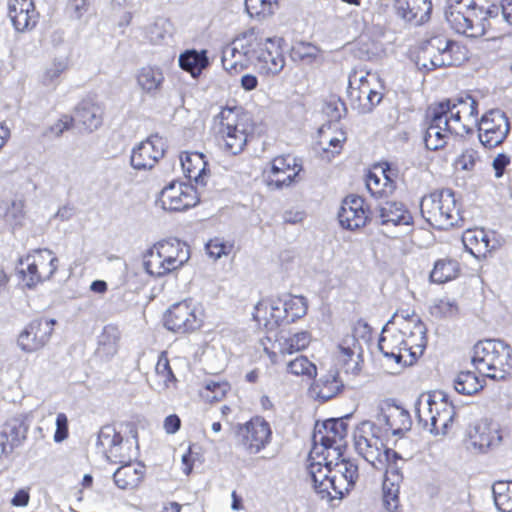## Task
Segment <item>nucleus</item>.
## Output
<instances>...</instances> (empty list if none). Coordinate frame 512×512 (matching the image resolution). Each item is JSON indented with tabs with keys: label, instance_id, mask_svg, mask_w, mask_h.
<instances>
[{
	"label": "nucleus",
	"instance_id": "1",
	"mask_svg": "<svg viewBox=\"0 0 512 512\" xmlns=\"http://www.w3.org/2000/svg\"><path fill=\"white\" fill-rule=\"evenodd\" d=\"M308 469L316 493L327 501L342 499L359 479L358 465L335 451L325 455L323 462H311Z\"/></svg>",
	"mask_w": 512,
	"mask_h": 512
},
{
	"label": "nucleus",
	"instance_id": "2",
	"mask_svg": "<svg viewBox=\"0 0 512 512\" xmlns=\"http://www.w3.org/2000/svg\"><path fill=\"white\" fill-rule=\"evenodd\" d=\"M357 452L376 470L384 471L382 484V500L388 512H397L400 507L401 474L397 470V462L401 459L393 449L387 448L376 437L358 436L355 439Z\"/></svg>",
	"mask_w": 512,
	"mask_h": 512
},
{
	"label": "nucleus",
	"instance_id": "3",
	"mask_svg": "<svg viewBox=\"0 0 512 512\" xmlns=\"http://www.w3.org/2000/svg\"><path fill=\"white\" fill-rule=\"evenodd\" d=\"M283 44L282 37L264 38L256 27H251L234 38V50L251 59L256 71L264 76H276L285 67Z\"/></svg>",
	"mask_w": 512,
	"mask_h": 512
},
{
	"label": "nucleus",
	"instance_id": "4",
	"mask_svg": "<svg viewBox=\"0 0 512 512\" xmlns=\"http://www.w3.org/2000/svg\"><path fill=\"white\" fill-rule=\"evenodd\" d=\"M218 140L221 150L230 155L241 154L255 138L256 123L241 107H224L219 115Z\"/></svg>",
	"mask_w": 512,
	"mask_h": 512
},
{
	"label": "nucleus",
	"instance_id": "5",
	"mask_svg": "<svg viewBox=\"0 0 512 512\" xmlns=\"http://www.w3.org/2000/svg\"><path fill=\"white\" fill-rule=\"evenodd\" d=\"M189 259V245L175 238L154 243L142 256L144 270L156 278L180 269Z\"/></svg>",
	"mask_w": 512,
	"mask_h": 512
},
{
	"label": "nucleus",
	"instance_id": "6",
	"mask_svg": "<svg viewBox=\"0 0 512 512\" xmlns=\"http://www.w3.org/2000/svg\"><path fill=\"white\" fill-rule=\"evenodd\" d=\"M478 101L471 95L447 99L432 107L437 122L444 123L450 134L463 136L478 122Z\"/></svg>",
	"mask_w": 512,
	"mask_h": 512
},
{
	"label": "nucleus",
	"instance_id": "7",
	"mask_svg": "<svg viewBox=\"0 0 512 512\" xmlns=\"http://www.w3.org/2000/svg\"><path fill=\"white\" fill-rule=\"evenodd\" d=\"M472 363L486 377L503 380L512 374V347L501 340L479 341L473 348Z\"/></svg>",
	"mask_w": 512,
	"mask_h": 512
},
{
	"label": "nucleus",
	"instance_id": "8",
	"mask_svg": "<svg viewBox=\"0 0 512 512\" xmlns=\"http://www.w3.org/2000/svg\"><path fill=\"white\" fill-rule=\"evenodd\" d=\"M420 211L425 221L437 230H449L463 223L460 205L450 189L434 191L424 196Z\"/></svg>",
	"mask_w": 512,
	"mask_h": 512
},
{
	"label": "nucleus",
	"instance_id": "9",
	"mask_svg": "<svg viewBox=\"0 0 512 512\" xmlns=\"http://www.w3.org/2000/svg\"><path fill=\"white\" fill-rule=\"evenodd\" d=\"M416 415L420 423L435 435L450 432L456 418V409L448 395L439 390L428 393L426 403L419 402Z\"/></svg>",
	"mask_w": 512,
	"mask_h": 512
},
{
	"label": "nucleus",
	"instance_id": "10",
	"mask_svg": "<svg viewBox=\"0 0 512 512\" xmlns=\"http://www.w3.org/2000/svg\"><path fill=\"white\" fill-rule=\"evenodd\" d=\"M123 424L120 425L122 428ZM131 437H125L122 430L114 424L102 426L97 436V447L101 450L105 459L112 464L131 461L135 457L138 432L135 424L126 423Z\"/></svg>",
	"mask_w": 512,
	"mask_h": 512
},
{
	"label": "nucleus",
	"instance_id": "11",
	"mask_svg": "<svg viewBox=\"0 0 512 512\" xmlns=\"http://www.w3.org/2000/svg\"><path fill=\"white\" fill-rule=\"evenodd\" d=\"M59 267L57 255L50 249H32L19 259L18 275L20 281L33 289L49 281Z\"/></svg>",
	"mask_w": 512,
	"mask_h": 512
},
{
	"label": "nucleus",
	"instance_id": "12",
	"mask_svg": "<svg viewBox=\"0 0 512 512\" xmlns=\"http://www.w3.org/2000/svg\"><path fill=\"white\" fill-rule=\"evenodd\" d=\"M235 437L238 445L246 453L255 455L264 450L271 442L272 428L264 417L255 415L246 422L237 424Z\"/></svg>",
	"mask_w": 512,
	"mask_h": 512
},
{
	"label": "nucleus",
	"instance_id": "13",
	"mask_svg": "<svg viewBox=\"0 0 512 512\" xmlns=\"http://www.w3.org/2000/svg\"><path fill=\"white\" fill-rule=\"evenodd\" d=\"M164 327L178 335L195 332L203 325V312L191 301L173 304L163 316Z\"/></svg>",
	"mask_w": 512,
	"mask_h": 512
},
{
	"label": "nucleus",
	"instance_id": "14",
	"mask_svg": "<svg viewBox=\"0 0 512 512\" xmlns=\"http://www.w3.org/2000/svg\"><path fill=\"white\" fill-rule=\"evenodd\" d=\"M303 170L299 159L291 154L272 158L264 167L262 176L269 188L283 189L293 185Z\"/></svg>",
	"mask_w": 512,
	"mask_h": 512
},
{
	"label": "nucleus",
	"instance_id": "15",
	"mask_svg": "<svg viewBox=\"0 0 512 512\" xmlns=\"http://www.w3.org/2000/svg\"><path fill=\"white\" fill-rule=\"evenodd\" d=\"M348 425L343 419H328L321 425L317 424L313 434L315 444L321 446V451L317 452L325 459V455H331L332 451L337 454H345L347 449Z\"/></svg>",
	"mask_w": 512,
	"mask_h": 512
},
{
	"label": "nucleus",
	"instance_id": "16",
	"mask_svg": "<svg viewBox=\"0 0 512 512\" xmlns=\"http://www.w3.org/2000/svg\"><path fill=\"white\" fill-rule=\"evenodd\" d=\"M490 18L488 11L467 7L464 11H451L448 21L456 32L470 38H479L489 33Z\"/></svg>",
	"mask_w": 512,
	"mask_h": 512
},
{
	"label": "nucleus",
	"instance_id": "17",
	"mask_svg": "<svg viewBox=\"0 0 512 512\" xmlns=\"http://www.w3.org/2000/svg\"><path fill=\"white\" fill-rule=\"evenodd\" d=\"M480 143L488 149L501 145L510 131V122L504 112L491 109L485 112L477 122Z\"/></svg>",
	"mask_w": 512,
	"mask_h": 512
},
{
	"label": "nucleus",
	"instance_id": "18",
	"mask_svg": "<svg viewBox=\"0 0 512 512\" xmlns=\"http://www.w3.org/2000/svg\"><path fill=\"white\" fill-rule=\"evenodd\" d=\"M56 320L47 316L33 318L20 332L18 345L25 352H35L44 348L50 341Z\"/></svg>",
	"mask_w": 512,
	"mask_h": 512
},
{
	"label": "nucleus",
	"instance_id": "19",
	"mask_svg": "<svg viewBox=\"0 0 512 512\" xmlns=\"http://www.w3.org/2000/svg\"><path fill=\"white\" fill-rule=\"evenodd\" d=\"M399 180V169L388 162L374 164L365 177L366 187L376 198L392 195Z\"/></svg>",
	"mask_w": 512,
	"mask_h": 512
},
{
	"label": "nucleus",
	"instance_id": "20",
	"mask_svg": "<svg viewBox=\"0 0 512 512\" xmlns=\"http://www.w3.org/2000/svg\"><path fill=\"white\" fill-rule=\"evenodd\" d=\"M160 202L165 210L182 212L195 207L200 197L193 185L173 181L161 191Z\"/></svg>",
	"mask_w": 512,
	"mask_h": 512
},
{
	"label": "nucleus",
	"instance_id": "21",
	"mask_svg": "<svg viewBox=\"0 0 512 512\" xmlns=\"http://www.w3.org/2000/svg\"><path fill=\"white\" fill-rule=\"evenodd\" d=\"M281 302L271 297L261 298L254 307L252 319L258 329L265 332L277 330L285 321Z\"/></svg>",
	"mask_w": 512,
	"mask_h": 512
},
{
	"label": "nucleus",
	"instance_id": "22",
	"mask_svg": "<svg viewBox=\"0 0 512 512\" xmlns=\"http://www.w3.org/2000/svg\"><path fill=\"white\" fill-rule=\"evenodd\" d=\"M165 142L162 137L152 135L135 147L131 154V165L138 170L151 169L164 156Z\"/></svg>",
	"mask_w": 512,
	"mask_h": 512
},
{
	"label": "nucleus",
	"instance_id": "23",
	"mask_svg": "<svg viewBox=\"0 0 512 512\" xmlns=\"http://www.w3.org/2000/svg\"><path fill=\"white\" fill-rule=\"evenodd\" d=\"M338 219L345 229L357 230L364 227L369 219V209L365 205L364 198L348 195L342 202Z\"/></svg>",
	"mask_w": 512,
	"mask_h": 512
},
{
	"label": "nucleus",
	"instance_id": "24",
	"mask_svg": "<svg viewBox=\"0 0 512 512\" xmlns=\"http://www.w3.org/2000/svg\"><path fill=\"white\" fill-rule=\"evenodd\" d=\"M400 327L404 333L406 351L412 363L421 357L426 349L427 328L420 318L401 320Z\"/></svg>",
	"mask_w": 512,
	"mask_h": 512
},
{
	"label": "nucleus",
	"instance_id": "25",
	"mask_svg": "<svg viewBox=\"0 0 512 512\" xmlns=\"http://www.w3.org/2000/svg\"><path fill=\"white\" fill-rule=\"evenodd\" d=\"M397 17L412 25L419 26L430 20L431 0H392Z\"/></svg>",
	"mask_w": 512,
	"mask_h": 512
},
{
	"label": "nucleus",
	"instance_id": "26",
	"mask_svg": "<svg viewBox=\"0 0 512 512\" xmlns=\"http://www.w3.org/2000/svg\"><path fill=\"white\" fill-rule=\"evenodd\" d=\"M8 16L19 32L34 29L39 21L34 0H8Z\"/></svg>",
	"mask_w": 512,
	"mask_h": 512
},
{
	"label": "nucleus",
	"instance_id": "27",
	"mask_svg": "<svg viewBox=\"0 0 512 512\" xmlns=\"http://www.w3.org/2000/svg\"><path fill=\"white\" fill-rule=\"evenodd\" d=\"M403 334L400 322L397 325L389 323L383 328L378 343L381 352L387 357L395 358L397 362L409 357Z\"/></svg>",
	"mask_w": 512,
	"mask_h": 512
},
{
	"label": "nucleus",
	"instance_id": "28",
	"mask_svg": "<svg viewBox=\"0 0 512 512\" xmlns=\"http://www.w3.org/2000/svg\"><path fill=\"white\" fill-rule=\"evenodd\" d=\"M444 47L442 39L437 40L435 36L425 41L415 54V64L419 70L430 72L437 68L444 67V60L440 58V50Z\"/></svg>",
	"mask_w": 512,
	"mask_h": 512
},
{
	"label": "nucleus",
	"instance_id": "29",
	"mask_svg": "<svg viewBox=\"0 0 512 512\" xmlns=\"http://www.w3.org/2000/svg\"><path fill=\"white\" fill-rule=\"evenodd\" d=\"M27 436V427L18 420L8 421L0 431V459L7 458L22 445Z\"/></svg>",
	"mask_w": 512,
	"mask_h": 512
},
{
	"label": "nucleus",
	"instance_id": "30",
	"mask_svg": "<svg viewBox=\"0 0 512 512\" xmlns=\"http://www.w3.org/2000/svg\"><path fill=\"white\" fill-rule=\"evenodd\" d=\"M465 249L475 258H485L496 247L495 241L484 229H468L462 235Z\"/></svg>",
	"mask_w": 512,
	"mask_h": 512
},
{
	"label": "nucleus",
	"instance_id": "31",
	"mask_svg": "<svg viewBox=\"0 0 512 512\" xmlns=\"http://www.w3.org/2000/svg\"><path fill=\"white\" fill-rule=\"evenodd\" d=\"M472 445L480 451H485L498 444L502 437L497 425L488 420L478 421L469 432Z\"/></svg>",
	"mask_w": 512,
	"mask_h": 512
},
{
	"label": "nucleus",
	"instance_id": "32",
	"mask_svg": "<svg viewBox=\"0 0 512 512\" xmlns=\"http://www.w3.org/2000/svg\"><path fill=\"white\" fill-rule=\"evenodd\" d=\"M104 110L91 99L82 100L75 108L74 118L84 130L93 131L102 125Z\"/></svg>",
	"mask_w": 512,
	"mask_h": 512
},
{
	"label": "nucleus",
	"instance_id": "33",
	"mask_svg": "<svg viewBox=\"0 0 512 512\" xmlns=\"http://www.w3.org/2000/svg\"><path fill=\"white\" fill-rule=\"evenodd\" d=\"M121 466L114 472L115 485L122 490H132L143 481L146 468L139 462L127 461L119 463Z\"/></svg>",
	"mask_w": 512,
	"mask_h": 512
},
{
	"label": "nucleus",
	"instance_id": "34",
	"mask_svg": "<svg viewBox=\"0 0 512 512\" xmlns=\"http://www.w3.org/2000/svg\"><path fill=\"white\" fill-rule=\"evenodd\" d=\"M379 217L382 225L410 226L413 217L404 204L396 201L385 202L379 209Z\"/></svg>",
	"mask_w": 512,
	"mask_h": 512
},
{
	"label": "nucleus",
	"instance_id": "35",
	"mask_svg": "<svg viewBox=\"0 0 512 512\" xmlns=\"http://www.w3.org/2000/svg\"><path fill=\"white\" fill-rule=\"evenodd\" d=\"M181 166L185 176L196 183H204L208 163L204 154L199 152H183L180 156Z\"/></svg>",
	"mask_w": 512,
	"mask_h": 512
},
{
	"label": "nucleus",
	"instance_id": "36",
	"mask_svg": "<svg viewBox=\"0 0 512 512\" xmlns=\"http://www.w3.org/2000/svg\"><path fill=\"white\" fill-rule=\"evenodd\" d=\"M383 420L387 432L400 435L410 430L412 420L409 412L398 405H389L383 411Z\"/></svg>",
	"mask_w": 512,
	"mask_h": 512
},
{
	"label": "nucleus",
	"instance_id": "37",
	"mask_svg": "<svg viewBox=\"0 0 512 512\" xmlns=\"http://www.w3.org/2000/svg\"><path fill=\"white\" fill-rule=\"evenodd\" d=\"M230 390L231 385L228 381L211 378L201 383L198 396L203 403L214 404L226 398Z\"/></svg>",
	"mask_w": 512,
	"mask_h": 512
},
{
	"label": "nucleus",
	"instance_id": "38",
	"mask_svg": "<svg viewBox=\"0 0 512 512\" xmlns=\"http://www.w3.org/2000/svg\"><path fill=\"white\" fill-rule=\"evenodd\" d=\"M178 380L171 368L167 351H162L155 365L154 387L158 392L176 388Z\"/></svg>",
	"mask_w": 512,
	"mask_h": 512
},
{
	"label": "nucleus",
	"instance_id": "39",
	"mask_svg": "<svg viewBox=\"0 0 512 512\" xmlns=\"http://www.w3.org/2000/svg\"><path fill=\"white\" fill-rule=\"evenodd\" d=\"M430 317L437 322L452 321L459 317L460 307L455 299L438 298L429 307Z\"/></svg>",
	"mask_w": 512,
	"mask_h": 512
},
{
	"label": "nucleus",
	"instance_id": "40",
	"mask_svg": "<svg viewBox=\"0 0 512 512\" xmlns=\"http://www.w3.org/2000/svg\"><path fill=\"white\" fill-rule=\"evenodd\" d=\"M461 273L460 263L451 258H442L434 263L430 272V280L433 283L444 284L459 277Z\"/></svg>",
	"mask_w": 512,
	"mask_h": 512
},
{
	"label": "nucleus",
	"instance_id": "41",
	"mask_svg": "<svg viewBox=\"0 0 512 512\" xmlns=\"http://www.w3.org/2000/svg\"><path fill=\"white\" fill-rule=\"evenodd\" d=\"M179 65L192 77H198L209 65L207 51L186 50L179 56Z\"/></svg>",
	"mask_w": 512,
	"mask_h": 512
},
{
	"label": "nucleus",
	"instance_id": "42",
	"mask_svg": "<svg viewBox=\"0 0 512 512\" xmlns=\"http://www.w3.org/2000/svg\"><path fill=\"white\" fill-rule=\"evenodd\" d=\"M435 38L444 41V47L439 51L440 58L444 60V67L459 66L467 59V51L463 45L442 34L435 35Z\"/></svg>",
	"mask_w": 512,
	"mask_h": 512
},
{
	"label": "nucleus",
	"instance_id": "43",
	"mask_svg": "<svg viewBox=\"0 0 512 512\" xmlns=\"http://www.w3.org/2000/svg\"><path fill=\"white\" fill-rule=\"evenodd\" d=\"M281 3L282 0H245V10L250 18L264 21L279 11Z\"/></svg>",
	"mask_w": 512,
	"mask_h": 512
},
{
	"label": "nucleus",
	"instance_id": "44",
	"mask_svg": "<svg viewBox=\"0 0 512 512\" xmlns=\"http://www.w3.org/2000/svg\"><path fill=\"white\" fill-rule=\"evenodd\" d=\"M444 123L437 122L436 113L431 110V123L424 135V144L428 150L436 151L446 145L447 134Z\"/></svg>",
	"mask_w": 512,
	"mask_h": 512
},
{
	"label": "nucleus",
	"instance_id": "45",
	"mask_svg": "<svg viewBox=\"0 0 512 512\" xmlns=\"http://www.w3.org/2000/svg\"><path fill=\"white\" fill-rule=\"evenodd\" d=\"M343 384L335 374H328L316 381L312 386L315 397L323 402L337 396L342 390Z\"/></svg>",
	"mask_w": 512,
	"mask_h": 512
},
{
	"label": "nucleus",
	"instance_id": "46",
	"mask_svg": "<svg viewBox=\"0 0 512 512\" xmlns=\"http://www.w3.org/2000/svg\"><path fill=\"white\" fill-rule=\"evenodd\" d=\"M367 76H362L359 79L357 86L352 81L349 82L348 87V99L351 106L356 109L359 113L365 114L371 112V104L367 100Z\"/></svg>",
	"mask_w": 512,
	"mask_h": 512
},
{
	"label": "nucleus",
	"instance_id": "47",
	"mask_svg": "<svg viewBox=\"0 0 512 512\" xmlns=\"http://www.w3.org/2000/svg\"><path fill=\"white\" fill-rule=\"evenodd\" d=\"M312 341V335L308 331H299L283 338L279 342V353L291 355L307 349Z\"/></svg>",
	"mask_w": 512,
	"mask_h": 512
},
{
	"label": "nucleus",
	"instance_id": "48",
	"mask_svg": "<svg viewBox=\"0 0 512 512\" xmlns=\"http://www.w3.org/2000/svg\"><path fill=\"white\" fill-rule=\"evenodd\" d=\"M484 384V379L480 378L474 372L462 371L457 375L454 381V388L459 394L471 396L480 392Z\"/></svg>",
	"mask_w": 512,
	"mask_h": 512
},
{
	"label": "nucleus",
	"instance_id": "49",
	"mask_svg": "<svg viewBox=\"0 0 512 512\" xmlns=\"http://www.w3.org/2000/svg\"><path fill=\"white\" fill-rule=\"evenodd\" d=\"M70 68L68 56L54 58L42 74L41 82L45 86L57 85L61 76Z\"/></svg>",
	"mask_w": 512,
	"mask_h": 512
},
{
	"label": "nucleus",
	"instance_id": "50",
	"mask_svg": "<svg viewBox=\"0 0 512 512\" xmlns=\"http://www.w3.org/2000/svg\"><path fill=\"white\" fill-rule=\"evenodd\" d=\"M326 139L328 146L322 148V155L327 160L338 156L347 141V134L341 127H334L328 136H323Z\"/></svg>",
	"mask_w": 512,
	"mask_h": 512
},
{
	"label": "nucleus",
	"instance_id": "51",
	"mask_svg": "<svg viewBox=\"0 0 512 512\" xmlns=\"http://www.w3.org/2000/svg\"><path fill=\"white\" fill-rule=\"evenodd\" d=\"M281 306L285 312L284 324L293 323L304 317L308 309L307 300L303 296H291Z\"/></svg>",
	"mask_w": 512,
	"mask_h": 512
},
{
	"label": "nucleus",
	"instance_id": "52",
	"mask_svg": "<svg viewBox=\"0 0 512 512\" xmlns=\"http://www.w3.org/2000/svg\"><path fill=\"white\" fill-rule=\"evenodd\" d=\"M164 80L160 69L146 66L140 69L137 74L138 85L146 92H153L160 88Z\"/></svg>",
	"mask_w": 512,
	"mask_h": 512
},
{
	"label": "nucleus",
	"instance_id": "53",
	"mask_svg": "<svg viewBox=\"0 0 512 512\" xmlns=\"http://www.w3.org/2000/svg\"><path fill=\"white\" fill-rule=\"evenodd\" d=\"M496 507L501 512H512V481H497L493 485Z\"/></svg>",
	"mask_w": 512,
	"mask_h": 512
},
{
	"label": "nucleus",
	"instance_id": "54",
	"mask_svg": "<svg viewBox=\"0 0 512 512\" xmlns=\"http://www.w3.org/2000/svg\"><path fill=\"white\" fill-rule=\"evenodd\" d=\"M241 56H244L243 53L234 50L233 40L231 43V48L224 51L222 57V65L227 73L230 75H238L246 69L247 65L241 59Z\"/></svg>",
	"mask_w": 512,
	"mask_h": 512
},
{
	"label": "nucleus",
	"instance_id": "55",
	"mask_svg": "<svg viewBox=\"0 0 512 512\" xmlns=\"http://www.w3.org/2000/svg\"><path fill=\"white\" fill-rule=\"evenodd\" d=\"M287 372L294 376L314 378L317 368L306 356H298L287 364Z\"/></svg>",
	"mask_w": 512,
	"mask_h": 512
},
{
	"label": "nucleus",
	"instance_id": "56",
	"mask_svg": "<svg viewBox=\"0 0 512 512\" xmlns=\"http://www.w3.org/2000/svg\"><path fill=\"white\" fill-rule=\"evenodd\" d=\"M481 162V155L475 148H467L455 159L456 169L461 171L473 172Z\"/></svg>",
	"mask_w": 512,
	"mask_h": 512
},
{
	"label": "nucleus",
	"instance_id": "57",
	"mask_svg": "<svg viewBox=\"0 0 512 512\" xmlns=\"http://www.w3.org/2000/svg\"><path fill=\"white\" fill-rule=\"evenodd\" d=\"M355 346V343L353 344V347H346L343 344L339 346V359L347 373H358L360 371V354L356 352Z\"/></svg>",
	"mask_w": 512,
	"mask_h": 512
},
{
	"label": "nucleus",
	"instance_id": "58",
	"mask_svg": "<svg viewBox=\"0 0 512 512\" xmlns=\"http://www.w3.org/2000/svg\"><path fill=\"white\" fill-rule=\"evenodd\" d=\"M233 249L234 244L232 242L225 241L218 237L210 239L206 244V252L214 260L222 256H228L232 253Z\"/></svg>",
	"mask_w": 512,
	"mask_h": 512
},
{
	"label": "nucleus",
	"instance_id": "59",
	"mask_svg": "<svg viewBox=\"0 0 512 512\" xmlns=\"http://www.w3.org/2000/svg\"><path fill=\"white\" fill-rule=\"evenodd\" d=\"M76 124L75 118L72 115L63 114L59 117V119L50 126L49 131L50 133L55 136L59 137L64 132L69 131L74 127Z\"/></svg>",
	"mask_w": 512,
	"mask_h": 512
},
{
	"label": "nucleus",
	"instance_id": "60",
	"mask_svg": "<svg viewBox=\"0 0 512 512\" xmlns=\"http://www.w3.org/2000/svg\"><path fill=\"white\" fill-rule=\"evenodd\" d=\"M69 437V421L65 413L56 416V430L53 439L56 443L63 442Z\"/></svg>",
	"mask_w": 512,
	"mask_h": 512
},
{
	"label": "nucleus",
	"instance_id": "61",
	"mask_svg": "<svg viewBox=\"0 0 512 512\" xmlns=\"http://www.w3.org/2000/svg\"><path fill=\"white\" fill-rule=\"evenodd\" d=\"M90 8L89 0H69L67 10L71 17L75 19L82 18Z\"/></svg>",
	"mask_w": 512,
	"mask_h": 512
},
{
	"label": "nucleus",
	"instance_id": "62",
	"mask_svg": "<svg viewBox=\"0 0 512 512\" xmlns=\"http://www.w3.org/2000/svg\"><path fill=\"white\" fill-rule=\"evenodd\" d=\"M365 95H367V100H369V104H371V111L383 99V93L373 87L371 80L369 79V75H367V91Z\"/></svg>",
	"mask_w": 512,
	"mask_h": 512
},
{
	"label": "nucleus",
	"instance_id": "63",
	"mask_svg": "<svg viewBox=\"0 0 512 512\" xmlns=\"http://www.w3.org/2000/svg\"><path fill=\"white\" fill-rule=\"evenodd\" d=\"M510 157L504 153L498 154L493 160V168L497 178L504 174L506 167L510 164Z\"/></svg>",
	"mask_w": 512,
	"mask_h": 512
},
{
	"label": "nucleus",
	"instance_id": "64",
	"mask_svg": "<svg viewBox=\"0 0 512 512\" xmlns=\"http://www.w3.org/2000/svg\"><path fill=\"white\" fill-rule=\"evenodd\" d=\"M163 427H164V430L166 431V433L174 434L181 427V419L176 414L168 415L164 419Z\"/></svg>",
	"mask_w": 512,
	"mask_h": 512
}]
</instances>
